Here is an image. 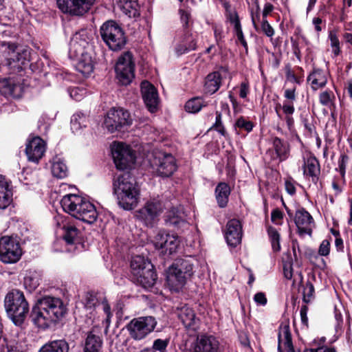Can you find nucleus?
Wrapping results in <instances>:
<instances>
[{"mask_svg":"<svg viewBox=\"0 0 352 352\" xmlns=\"http://www.w3.org/2000/svg\"><path fill=\"white\" fill-rule=\"evenodd\" d=\"M113 191L119 206L124 210H132L140 199V189L133 177L124 173L113 180Z\"/></svg>","mask_w":352,"mask_h":352,"instance_id":"nucleus-1","label":"nucleus"},{"mask_svg":"<svg viewBox=\"0 0 352 352\" xmlns=\"http://www.w3.org/2000/svg\"><path fill=\"white\" fill-rule=\"evenodd\" d=\"M5 308L14 324L21 325L29 312V305L22 292L13 289L5 298Z\"/></svg>","mask_w":352,"mask_h":352,"instance_id":"nucleus-2","label":"nucleus"},{"mask_svg":"<svg viewBox=\"0 0 352 352\" xmlns=\"http://www.w3.org/2000/svg\"><path fill=\"white\" fill-rule=\"evenodd\" d=\"M193 274L191 258H178L169 268L166 280L171 290L179 292Z\"/></svg>","mask_w":352,"mask_h":352,"instance_id":"nucleus-3","label":"nucleus"},{"mask_svg":"<svg viewBox=\"0 0 352 352\" xmlns=\"http://www.w3.org/2000/svg\"><path fill=\"white\" fill-rule=\"evenodd\" d=\"M131 273L134 281L144 288H149L154 285L157 275L153 271L152 263L142 256L137 255L132 258L131 261Z\"/></svg>","mask_w":352,"mask_h":352,"instance_id":"nucleus-4","label":"nucleus"},{"mask_svg":"<svg viewBox=\"0 0 352 352\" xmlns=\"http://www.w3.org/2000/svg\"><path fill=\"white\" fill-rule=\"evenodd\" d=\"M69 212L75 218L93 223L98 217L95 206L77 194H67Z\"/></svg>","mask_w":352,"mask_h":352,"instance_id":"nucleus-5","label":"nucleus"},{"mask_svg":"<svg viewBox=\"0 0 352 352\" xmlns=\"http://www.w3.org/2000/svg\"><path fill=\"white\" fill-rule=\"evenodd\" d=\"M100 34L102 41L113 51L121 50L126 43L122 28L115 21L104 22L100 28Z\"/></svg>","mask_w":352,"mask_h":352,"instance_id":"nucleus-6","label":"nucleus"},{"mask_svg":"<svg viewBox=\"0 0 352 352\" xmlns=\"http://www.w3.org/2000/svg\"><path fill=\"white\" fill-rule=\"evenodd\" d=\"M132 124V119L129 111L122 108L111 109L104 120V126L111 133L124 131Z\"/></svg>","mask_w":352,"mask_h":352,"instance_id":"nucleus-7","label":"nucleus"},{"mask_svg":"<svg viewBox=\"0 0 352 352\" xmlns=\"http://www.w3.org/2000/svg\"><path fill=\"white\" fill-rule=\"evenodd\" d=\"M112 157L118 169L124 170L131 168L135 162L133 151L126 144H114L111 149Z\"/></svg>","mask_w":352,"mask_h":352,"instance_id":"nucleus-8","label":"nucleus"},{"mask_svg":"<svg viewBox=\"0 0 352 352\" xmlns=\"http://www.w3.org/2000/svg\"><path fill=\"white\" fill-rule=\"evenodd\" d=\"M157 324L153 316L140 317L133 319L128 324L130 336L135 340H142L152 332Z\"/></svg>","mask_w":352,"mask_h":352,"instance_id":"nucleus-9","label":"nucleus"},{"mask_svg":"<svg viewBox=\"0 0 352 352\" xmlns=\"http://www.w3.org/2000/svg\"><path fill=\"white\" fill-rule=\"evenodd\" d=\"M22 251L19 243L13 238L4 236L0 239V260L5 263H13L19 260Z\"/></svg>","mask_w":352,"mask_h":352,"instance_id":"nucleus-10","label":"nucleus"},{"mask_svg":"<svg viewBox=\"0 0 352 352\" xmlns=\"http://www.w3.org/2000/svg\"><path fill=\"white\" fill-rule=\"evenodd\" d=\"M134 63L131 52L122 55L116 65V72L119 82L123 85L130 84L134 78Z\"/></svg>","mask_w":352,"mask_h":352,"instance_id":"nucleus-11","label":"nucleus"},{"mask_svg":"<svg viewBox=\"0 0 352 352\" xmlns=\"http://www.w3.org/2000/svg\"><path fill=\"white\" fill-rule=\"evenodd\" d=\"M6 65L13 71H21L23 66L29 61L30 52L28 50L19 47L14 43H8Z\"/></svg>","mask_w":352,"mask_h":352,"instance_id":"nucleus-12","label":"nucleus"},{"mask_svg":"<svg viewBox=\"0 0 352 352\" xmlns=\"http://www.w3.org/2000/svg\"><path fill=\"white\" fill-rule=\"evenodd\" d=\"M71 53V58L74 59V65L76 69L84 76H88L94 71V63L91 54L85 51L84 48L78 46L74 52Z\"/></svg>","mask_w":352,"mask_h":352,"instance_id":"nucleus-13","label":"nucleus"},{"mask_svg":"<svg viewBox=\"0 0 352 352\" xmlns=\"http://www.w3.org/2000/svg\"><path fill=\"white\" fill-rule=\"evenodd\" d=\"M153 166L158 175L169 177L176 170L175 157L171 154L158 153L155 155Z\"/></svg>","mask_w":352,"mask_h":352,"instance_id":"nucleus-14","label":"nucleus"},{"mask_svg":"<svg viewBox=\"0 0 352 352\" xmlns=\"http://www.w3.org/2000/svg\"><path fill=\"white\" fill-rule=\"evenodd\" d=\"M153 243L156 249L162 250L168 254L175 253L179 245L177 236L170 234L164 230H160L154 237Z\"/></svg>","mask_w":352,"mask_h":352,"instance_id":"nucleus-15","label":"nucleus"},{"mask_svg":"<svg viewBox=\"0 0 352 352\" xmlns=\"http://www.w3.org/2000/svg\"><path fill=\"white\" fill-rule=\"evenodd\" d=\"M164 205L157 199L148 201L137 212V217L144 221L146 225H151L155 219L163 211Z\"/></svg>","mask_w":352,"mask_h":352,"instance_id":"nucleus-16","label":"nucleus"},{"mask_svg":"<svg viewBox=\"0 0 352 352\" xmlns=\"http://www.w3.org/2000/svg\"><path fill=\"white\" fill-rule=\"evenodd\" d=\"M40 302L56 322L61 320L64 316L65 308L60 298L46 296L40 300Z\"/></svg>","mask_w":352,"mask_h":352,"instance_id":"nucleus-17","label":"nucleus"},{"mask_svg":"<svg viewBox=\"0 0 352 352\" xmlns=\"http://www.w3.org/2000/svg\"><path fill=\"white\" fill-rule=\"evenodd\" d=\"M46 150V144L43 140L36 136L29 140L26 144L25 153L30 161L38 162Z\"/></svg>","mask_w":352,"mask_h":352,"instance_id":"nucleus-18","label":"nucleus"},{"mask_svg":"<svg viewBox=\"0 0 352 352\" xmlns=\"http://www.w3.org/2000/svg\"><path fill=\"white\" fill-rule=\"evenodd\" d=\"M242 225L239 220L232 219L228 221L226 226L225 238L227 243L232 247H236L241 243L242 239Z\"/></svg>","mask_w":352,"mask_h":352,"instance_id":"nucleus-19","label":"nucleus"},{"mask_svg":"<svg viewBox=\"0 0 352 352\" xmlns=\"http://www.w3.org/2000/svg\"><path fill=\"white\" fill-rule=\"evenodd\" d=\"M31 319L33 323L38 328L47 329L56 322L51 318L50 314L45 309L40 300L32 308Z\"/></svg>","mask_w":352,"mask_h":352,"instance_id":"nucleus-20","label":"nucleus"},{"mask_svg":"<svg viewBox=\"0 0 352 352\" xmlns=\"http://www.w3.org/2000/svg\"><path fill=\"white\" fill-rule=\"evenodd\" d=\"M175 313L185 328L195 331L199 326V318L194 310L187 305L177 307Z\"/></svg>","mask_w":352,"mask_h":352,"instance_id":"nucleus-21","label":"nucleus"},{"mask_svg":"<svg viewBox=\"0 0 352 352\" xmlns=\"http://www.w3.org/2000/svg\"><path fill=\"white\" fill-rule=\"evenodd\" d=\"M141 91L144 103L150 112H155L157 109L159 98L156 89L148 81L141 83Z\"/></svg>","mask_w":352,"mask_h":352,"instance_id":"nucleus-22","label":"nucleus"},{"mask_svg":"<svg viewBox=\"0 0 352 352\" xmlns=\"http://www.w3.org/2000/svg\"><path fill=\"white\" fill-rule=\"evenodd\" d=\"M272 144L274 153L270 149L267 151V154L272 155V160L278 159L280 162H283L289 157L290 146L287 141L274 137L272 138Z\"/></svg>","mask_w":352,"mask_h":352,"instance_id":"nucleus-23","label":"nucleus"},{"mask_svg":"<svg viewBox=\"0 0 352 352\" xmlns=\"http://www.w3.org/2000/svg\"><path fill=\"white\" fill-rule=\"evenodd\" d=\"M295 223L300 234H311L314 219L311 215L304 208L296 212Z\"/></svg>","mask_w":352,"mask_h":352,"instance_id":"nucleus-24","label":"nucleus"},{"mask_svg":"<svg viewBox=\"0 0 352 352\" xmlns=\"http://www.w3.org/2000/svg\"><path fill=\"white\" fill-rule=\"evenodd\" d=\"M303 175L310 177L313 182L316 183L320 173V166L318 159L311 153L303 157Z\"/></svg>","mask_w":352,"mask_h":352,"instance_id":"nucleus-25","label":"nucleus"},{"mask_svg":"<svg viewBox=\"0 0 352 352\" xmlns=\"http://www.w3.org/2000/svg\"><path fill=\"white\" fill-rule=\"evenodd\" d=\"M219 341L212 336L201 335L197 337L192 352H218Z\"/></svg>","mask_w":352,"mask_h":352,"instance_id":"nucleus-26","label":"nucleus"},{"mask_svg":"<svg viewBox=\"0 0 352 352\" xmlns=\"http://www.w3.org/2000/svg\"><path fill=\"white\" fill-rule=\"evenodd\" d=\"M67 13L74 16H82L94 5L95 0H69Z\"/></svg>","mask_w":352,"mask_h":352,"instance_id":"nucleus-27","label":"nucleus"},{"mask_svg":"<svg viewBox=\"0 0 352 352\" xmlns=\"http://www.w3.org/2000/svg\"><path fill=\"white\" fill-rule=\"evenodd\" d=\"M186 214L183 208H172L165 215V221L175 227H182L186 224Z\"/></svg>","mask_w":352,"mask_h":352,"instance_id":"nucleus-28","label":"nucleus"},{"mask_svg":"<svg viewBox=\"0 0 352 352\" xmlns=\"http://www.w3.org/2000/svg\"><path fill=\"white\" fill-rule=\"evenodd\" d=\"M12 201V190L8 181L0 175V209L6 208Z\"/></svg>","mask_w":352,"mask_h":352,"instance_id":"nucleus-29","label":"nucleus"},{"mask_svg":"<svg viewBox=\"0 0 352 352\" xmlns=\"http://www.w3.org/2000/svg\"><path fill=\"white\" fill-rule=\"evenodd\" d=\"M80 231L75 227L67 226V252L80 250L83 248Z\"/></svg>","mask_w":352,"mask_h":352,"instance_id":"nucleus-30","label":"nucleus"},{"mask_svg":"<svg viewBox=\"0 0 352 352\" xmlns=\"http://www.w3.org/2000/svg\"><path fill=\"white\" fill-rule=\"evenodd\" d=\"M222 76L219 72H214L209 74L204 85V90L206 93L213 94L217 91L221 83Z\"/></svg>","mask_w":352,"mask_h":352,"instance_id":"nucleus-31","label":"nucleus"},{"mask_svg":"<svg viewBox=\"0 0 352 352\" xmlns=\"http://www.w3.org/2000/svg\"><path fill=\"white\" fill-rule=\"evenodd\" d=\"M230 187L225 182H220L215 188V197L220 208H225L228 202L230 195Z\"/></svg>","mask_w":352,"mask_h":352,"instance_id":"nucleus-32","label":"nucleus"},{"mask_svg":"<svg viewBox=\"0 0 352 352\" xmlns=\"http://www.w3.org/2000/svg\"><path fill=\"white\" fill-rule=\"evenodd\" d=\"M52 173L54 177L62 179L66 176V164L63 155H56L52 162Z\"/></svg>","mask_w":352,"mask_h":352,"instance_id":"nucleus-33","label":"nucleus"},{"mask_svg":"<svg viewBox=\"0 0 352 352\" xmlns=\"http://www.w3.org/2000/svg\"><path fill=\"white\" fill-rule=\"evenodd\" d=\"M307 80L311 82L314 90L324 87L327 82V77L322 69H314L307 77Z\"/></svg>","mask_w":352,"mask_h":352,"instance_id":"nucleus-34","label":"nucleus"},{"mask_svg":"<svg viewBox=\"0 0 352 352\" xmlns=\"http://www.w3.org/2000/svg\"><path fill=\"white\" fill-rule=\"evenodd\" d=\"M102 346L101 338L89 333L85 340L84 352H101Z\"/></svg>","mask_w":352,"mask_h":352,"instance_id":"nucleus-35","label":"nucleus"},{"mask_svg":"<svg viewBox=\"0 0 352 352\" xmlns=\"http://www.w3.org/2000/svg\"><path fill=\"white\" fill-rule=\"evenodd\" d=\"M66 195L61 196V198L58 200H55L53 203V207L57 213V216L55 217L56 223L58 226H61L62 229H65V225L63 224L65 218L63 214L66 212V201L65 200Z\"/></svg>","mask_w":352,"mask_h":352,"instance_id":"nucleus-36","label":"nucleus"},{"mask_svg":"<svg viewBox=\"0 0 352 352\" xmlns=\"http://www.w3.org/2000/svg\"><path fill=\"white\" fill-rule=\"evenodd\" d=\"M285 340V348L287 352H295L292 340V335L288 324H281L279 327V340L281 341L282 337Z\"/></svg>","mask_w":352,"mask_h":352,"instance_id":"nucleus-37","label":"nucleus"},{"mask_svg":"<svg viewBox=\"0 0 352 352\" xmlns=\"http://www.w3.org/2000/svg\"><path fill=\"white\" fill-rule=\"evenodd\" d=\"M196 49V41L192 37L191 35H186L184 38L182 43L179 44L176 48L175 51L178 55H182L183 54L187 53L191 50H195Z\"/></svg>","mask_w":352,"mask_h":352,"instance_id":"nucleus-38","label":"nucleus"},{"mask_svg":"<svg viewBox=\"0 0 352 352\" xmlns=\"http://www.w3.org/2000/svg\"><path fill=\"white\" fill-rule=\"evenodd\" d=\"M65 348L66 341L64 340H57L43 345L39 352H64Z\"/></svg>","mask_w":352,"mask_h":352,"instance_id":"nucleus-39","label":"nucleus"},{"mask_svg":"<svg viewBox=\"0 0 352 352\" xmlns=\"http://www.w3.org/2000/svg\"><path fill=\"white\" fill-rule=\"evenodd\" d=\"M116 3L125 14L131 16L133 14L135 15L138 6L136 0H116Z\"/></svg>","mask_w":352,"mask_h":352,"instance_id":"nucleus-40","label":"nucleus"},{"mask_svg":"<svg viewBox=\"0 0 352 352\" xmlns=\"http://www.w3.org/2000/svg\"><path fill=\"white\" fill-rule=\"evenodd\" d=\"M267 234L271 241L272 247L274 251L278 252L280 250V236L278 230L272 226L267 228Z\"/></svg>","mask_w":352,"mask_h":352,"instance_id":"nucleus-41","label":"nucleus"},{"mask_svg":"<svg viewBox=\"0 0 352 352\" xmlns=\"http://www.w3.org/2000/svg\"><path fill=\"white\" fill-rule=\"evenodd\" d=\"M206 106L201 98H194L189 100L185 104V109L189 113H197L201 110L202 107Z\"/></svg>","mask_w":352,"mask_h":352,"instance_id":"nucleus-42","label":"nucleus"},{"mask_svg":"<svg viewBox=\"0 0 352 352\" xmlns=\"http://www.w3.org/2000/svg\"><path fill=\"white\" fill-rule=\"evenodd\" d=\"M86 118L83 114H74L71 118V130L73 132L78 131L82 126H86Z\"/></svg>","mask_w":352,"mask_h":352,"instance_id":"nucleus-43","label":"nucleus"},{"mask_svg":"<svg viewBox=\"0 0 352 352\" xmlns=\"http://www.w3.org/2000/svg\"><path fill=\"white\" fill-rule=\"evenodd\" d=\"M4 86L7 88L8 93L13 97H19L23 92V87L19 83H15L11 80H6L3 82Z\"/></svg>","mask_w":352,"mask_h":352,"instance_id":"nucleus-44","label":"nucleus"},{"mask_svg":"<svg viewBox=\"0 0 352 352\" xmlns=\"http://www.w3.org/2000/svg\"><path fill=\"white\" fill-rule=\"evenodd\" d=\"M40 278L38 274H30L24 278V285L30 292L34 290L39 285Z\"/></svg>","mask_w":352,"mask_h":352,"instance_id":"nucleus-45","label":"nucleus"},{"mask_svg":"<svg viewBox=\"0 0 352 352\" xmlns=\"http://www.w3.org/2000/svg\"><path fill=\"white\" fill-rule=\"evenodd\" d=\"M335 96L331 91H324L320 94L319 101L321 104L328 107L334 106Z\"/></svg>","mask_w":352,"mask_h":352,"instance_id":"nucleus-46","label":"nucleus"},{"mask_svg":"<svg viewBox=\"0 0 352 352\" xmlns=\"http://www.w3.org/2000/svg\"><path fill=\"white\" fill-rule=\"evenodd\" d=\"M329 38L330 40V45L332 48V52L336 56H338L340 53V41L338 39L336 31H329Z\"/></svg>","mask_w":352,"mask_h":352,"instance_id":"nucleus-47","label":"nucleus"},{"mask_svg":"<svg viewBox=\"0 0 352 352\" xmlns=\"http://www.w3.org/2000/svg\"><path fill=\"white\" fill-rule=\"evenodd\" d=\"M84 304L85 307L87 309H91L96 306L100 305L96 294L92 292H89L85 294Z\"/></svg>","mask_w":352,"mask_h":352,"instance_id":"nucleus-48","label":"nucleus"},{"mask_svg":"<svg viewBox=\"0 0 352 352\" xmlns=\"http://www.w3.org/2000/svg\"><path fill=\"white\" fill-rule=\"evenodd\" d=\"M100 305L102 306V311L105 315V318L102 320V322L105 324V331H107L112 317L111 307L105 298L102 299Z\"/></svg>","mask_w":352,"mask_h":352,"instance_id":"nucleus-49","label":"nucleus"},{"mask_svg":"<svg viewBox=\"0 0 352 352\" xmlns=\"http://www.w3.org/2000/svg\"><path fill=\"white\" fill-rule=\"evenodd\" d=\"M303 301L306 303L311 302L314 294V287L310 281H307L303 288Z\"/></svg>","mask_w":352,"mask_h":352,"instance_id":"nucleus-50","label":"nucleus"},{"mask_svg":"<svg viewBox=\"0 0 352 352\" xmlns=\"http://www.w3.org/2000/svg\"><path fill=\"white\" fill-rule=\"evenodd\" d=\"M253 123L250 121L246 120L243 116L239 118L235 124V128H239L240 129H243L246 132H250L253 129Z\"/></svg>","mask_w":352,"mask_h":352,"instance_id":"nucleus-51","label":"nucleus"},{"mask_svg":"<svg viewBox=\"0 0 352 352\" xmlns=\"http://www.w3.org/2000/svg\"><path fill=\"white\" fill-rule=\"evenodd\" d=\"M282 108L283 113L285 114L286 116H292L294 112V107L293 105V103L289 102H285L283 103V105L281 107L280 104H277L275 109L276 111V113L278 116H280L279 114V109Z\"/></svg>","mask_w":352,"mask_h":352,"instance_id":"nucleus-52","label":"nucleus"},{"mask_svg":"<svg viewBox=\"0 0 352 352\" xmlns=\"http://www.w3.org/2000/svg\"><path fill=\"white\" fill-rule=\"evenodd\" d=\"M212 128H214L217 131H218L223 136H226L227 133H226V131L223 125L222 120H221V113L219 111L216 112V120H215V123L212 126Z\"/></svg>","mask_w":352,"mask_h":352,"instance_id":"nucleus-53","label":"nucleus"},{"mask_svg":"<svg viewBox=\"0 0 352 352\" xmlns=\"http://www.w3.org/2000/svg\"><path fill=\"white\" fill-rule=\"evenodd\" d=\"M168 343L166 340L157 339L154 341L153 348L149 350H153L154 352H166Z\"/></svg>","mask_w":352,"mask_h":352,"instance_id":"nucleus-54","label":"nucleus"},{"mask_svg":"<svg viewBox=\"0 0 352 352\" xmlns=\"http://www.w3.org/2000/svg\"><path fill=\"white\" fill-rule=\"evenodd\" d=\"M261 29L263 33L268 37H272L274 34V30L268 23L267 19H263Z\"/></svg>","mask_w":352,"mask_h":352,"instance_id":"nucleus-55","label":"nucleus"},{"mask_svg":"<svg viewBox=\"0 0 352 352\" xmlns=\"http://www.w3.org/2000/svg\"><path fill=\"white\" fill-rule=\"evenodd\" d=\"M330 252V242L329 240H323L320 245L318 254L320 256H326L329 255Z\"/></svg>","mask_w":352,"mask_h":352,"instance_id":"nucleus-56","label":"nucleus"},{"mask_svg":"<svg viewBox=\"0 0 352 352\" xmlns=\"http://www.w3.org/2000/svg\"><path fill=\"white\" fill-rule=\"evenodd\" d=\"M283 218V213L279 209H274L271 213V220L273 223L280 225L281 224L280 221Z\"/></svg>","mask_w":352,"mask_h":352,"instance_id":"nucleus-57","label":"nucleus"},{"mask_svg":"<svg viewBox=\"0 0 352 352\" xmlns=\"http://www.w3.org/2000/svg\"><path fill=\"white\" fill-rule=\"evenodd\" d=\"M348 156L346 155H342L338 161V170L342 177L345 175V170L346 163L348 162Z\"/></svg>","mask_w":352,"mask_h":352,"instance_id":"nucleus-58","label":"nucleus"},{"mask_svg":"<svg viewBox=\"0 0 352 352\" xmlns=\"http://www.w3.org/2000/svg\"><path fill=\"white\" fill-rule=\"evenodd\" d=\"M6 342L5 345L1 346V352H20L18 348L14 346L12 342H8L6 339H4Z\"/></svg>","mask_w":352,"mask_h":352,"instance_id":"nucleus-59","label":"nucleus"},{"mask_svg":"<svg viewBox=\"0 0 352 352\" xmlns=\"http://www.w3.org/2000/svg\"><path fill=\"white\" fill-rule=\"evenodd\" d=\"M284 97L289 100L288 102L293 103L296 100V87L285 89Z\"/></svg>","mask_w":352,"mask_h":352,"instance_id":"nucleus-60","label":"nucleus"},{"mask_svg":"<svg viewBox=\"0 0 352 352\" xmlns=\"http://www.w3.org/2000/svg\"><path fill=\"white\" fill-rule=\"evenodd\" d=\"M308 307L306 305H302L300 308V318L302 323L305 326L308 327V318H307Z\"/></svg>","mask_w":352,"mask_h":352,"instance_id":"nucleus-61","label":"nucleus"},{"mask_svg":"<svg viewBox=\"0 0 352 352\" xmlns=\"http://www.w3.org/2000/svg\"><path fill=\"white\" fill-rule=\"evenodd\" d=\"M254 300L257 304L265 305L267 303V298L263 292H258L254 295Z\"/></svg>","mask_w":352,"mask_h":352,"instance_id":"nucleus-62","label":"nucleus"},{"mask_svg":"<svg viewBox=\"0 0 352 352\" xmlns=\"http://www.w3.org/2000/svg\"><path fill=\"white\" fill-rule=\"evenodd\" d=\"M226 19L230 23H233L239 19L237 12L235 10H230L226 11Z\"/></svg>","mask_w":352,"mask_h":352,"instance_id":"nucleus-63","label":"nucleus"},{"mask_svg":"<svg viewBox=\"0 0 352 352\" xmlns=\"http://www.w3.org/2000/svg\"><path fill=\"white\" fill-rule=\"evenodd\" d=\"M286 191L291 195H293L296 193V187L294 184L291 180H286L285 182Z\"/></svg>","mask_w":352,"mask_h":352,"instance_id":"nucleus-64","label":"nucleus"}]
</instances>
